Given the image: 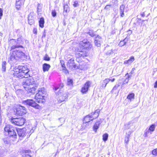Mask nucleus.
Instances as JSON below:
<instances>
[{"mask_svg": "<svg viewBox=\"0 0 157 157\" xmlns=\"http://www.w3.org/2000/svg\"><path fill=\"white\" fill-rule=\"evenodd\" d=\"M134 93H130L127 96V98L131 100L132 99H134Z\"/></svg>", "mask_w": 157, "mask_h": 157, "instance_id": "nucleus-31", "label": "nucleus"}, {"mask_svg": "<svg viewBox=\"0 0 157 157\" xmlns=\"http://www.w3.org/2000/svg\"><path fill=\"white\" fill-rule=\"evenodd\" d=\"M110 5H107L105 7V9L106 10H109V9Z\"/></svg>", "mask_w": 157, "mask_h": 157, "instance_id": "nucleus-51", "label": "nucleus"}, {"mask_svg": "<svg viewBox=\"0 0 157 157\" xmlns=\"http://www.w3.org/2000/svg\"><path fill=\"white\" fill-rule=\"evenodd\" d=\"M26 120L23 117L19 118H12L11 122L14 125L21 126L23 125L25 123Z\"/></svg>", "mask_w": 157, "mask_h": 157, "instance_id": "nucleus-6", "label": "nucleus"}, {"mask_svg": "<svg viewBox=\"0 0 157 157\" xmlns=\"http://www.w3.org/2000/svg\"><path fill=\"white\" fill-rule=\"evenodd\" d=\"M6 61L2 62V70L4 71H6Z\"/></svg>", "mask_w": 157, "mask_h": 157, "instance_id": "nucleus-32", "label": "nucleus"}, {"mask_svg": "<svg viewBox=\"0 0 157 157\" xmlns=\"http://www.w3.org/2000/svg\"><path fill=\"white\" fill-rule=\"evenodd\" d=\"M59 88L58 87H54V90H57Z\"/></svg>", "mask_w": 157, "mask_h": 157, "instance_id": "nucleus-59", "label": "nucleus"}, {"mask_svg": "<svg viewBox=\"0 0 157 157\" xmlns=\"http://www.w3.org/2000/svg\"><path fill=\"white\" fill-rule=\"evenodd\" d=\"M43 71L45 72L48 70L50 67V66L48 64L45 63L43 64Z\"/></svg>", "mask_w": 157, "mask_h": 157, "instance_id": "nucleus-20", "label": "nucleus"}, {"mask_svg": "<svg viewBox=\"0 0 157 157\" xmlns=\"http://www.w3.org/2000/svg\"><path fill=\"white\" fill-rule=\"evenodd\" d=\"M46 92L45 89L44 88H39L37 93L44 95L45 94Z\"/></svg>", "mask_w": 157, "mask_h": 157, "instance_id": "nucleus-26", "label": "nucleus"}, {"mask_svg": "<svg viewBox=\"0 0 157 157\" xmlns=\"http://www.w3.org/2000/svg\"><path fill=\"white\" fill-rule=\"evenodd\" d=\"M36 86L34 85H31L28 89H26L25 90H27L29 93L34 94L35 92L36 89Z\"/></svg>", "mask_w": 157, "mask_h": 157, "instance_id": "nucleus-16", "label": "nucleus"}, {"mask_svg": "<svg viewBox=\"0 0 157 157\" xmlns=\"http://www.w3.org/2000/svg\"><path fill=\"white\" fill-rule=\"evenodd\" d=\"M95 41H98L99 42H102V39L98 35L95 38Z\"/></svg>", "mask_w": 157, "mask_h": 157, "instance_id": "nucleus-37", "label": "nucleus"}, {"mask_svg": "<svg viewBox=\"0 0 157 157\" xmlns=\"http://www.w3.org/2000/svg\"><path fill=\"white\" fill-rule=\"evenodd\" d=\"M18 134L20 139H21L25 137L26 134V129L25 128L20 129L17 130Z\"/></svg>", "mask_w": 157, "mask_h": 157, "instance_id": "nucleus-15", "label": "nucleus"}, {"mask_svg": "<svg viewBox=\"0 0 157 157\" xmlns=\"http://www.w3.org/2000/svg\"><path fill=\"white\" fill-rule=\"evenodd\" d=\"M5 131L8 132L10 136L14 137L16 138L17 134L16 131V129L13 127L12 126L10 125H7L4 128Z\"/></svg>", "mask_w": 157, "mask_h": 157, "instance_id": "nucleus-4", "label": "nucleus"}, {"mask_svg": "<svg viewBox=\"0 0 157 157\" xmlns=\"http://www.w3.org/2000/svg\"><path fill=\"white\" fill-rule=\"evenodd\" d=\"M90 84L91 82L90 81H87L86 82L81 90V92L82 94H85L88 91V88L90 86Z\"/></svg>", "mask_w": 157, "mask_h": 157, "instance_id": "nucleus-13", "label": "nucleus"}, {"mask_svg": "<svg viewBox=\"0 0 157 157\" xmlns=\"http://www.w3.org/2000/svg\"><path fill=\"white\" fill-rule=\"evenodd\" d=\"M128 73H127L126 75H128Z\"/></svg>", "mask_w": 157, "mask_h": 157, "instance_id": "nucleus-63", "label": "nucleus"}, {"mask_svg": "<svg viewBox=\"0 0 157 157\" xmlns=\"http://www.w3.org/2000/svg\"><path fill=\"white\" fill-rule=\"evenodd\" d=\"M116 21V20L115 19L114 20V23H115Z\"/></svg>", "mask_w": 157, "mask_h": 157, "instance_id": "nucleus-62", "label": "nucleus"}, {"mask_svg": "<svg viewBox=\"0 0 157 157\" xmlns=\"http://www.w3.org/2000/svg\"><path fill=\"white\" fill-rule=\"evenodd\" d=\"M109 81H111L112 82H114L115 80V78H109Z\"/></svg>", "mask_w": 157, "mask_h": 157, "instance_id": "nucleus-54", "label": "nucleus"}, {"mask_svg": "<svg viewBox=\"0 0 157 157\" xmlns=\"http://www.w3.org/2000/svg\"><path fill=\"white\" fill-rule=\"evenodd\" d=\"M141 15L142 17H144L145 16V15L144 12L142 13L141 14Z\"/></svg>", "mask_w": 157, "mask_h": 157, "instance_id": "nucleus-56", "label": "nucleus"}, {"mask_svg": "<svg viewBox=\"0 0 157 157\" xmlns=\"http://www.w3.org/2000/svg\"><path fill=\"white\" fill-rule=\"evenodd\" d=\"M131 77V75H129L127 78H126L122 82L121 86V88L122 89L123 87V85L126 84L128 83V81H129V78H130Z\"/></svg>", "mask_w": 157, "mask_h": 157, "instance_id": "nucleus-28", "label": "nucleus"}, {"mask_svg": "<svg viewBox=\"0 0 157 157\" xmlns=\"http://www.w3.org/2000/svg\"><path fill=\"white\" fill-rule=\"evenodd\" d=\"M33 32L34 33L36 34L37 33V30L36 28H34L33 30Z\"/></svg>", "mask_w": 157, "mask_h": 157, "instance_id": "nucleus-53", "label": "nucleus"}, {"mask_svg": "<svg viewBox=\"0 0 157 157\" xmlns=\"http://www.w3.org/2000/svg\"><path fill=\"white\" fill-rule=\"evenodd\" d=\"M109 78H106L103 81L101 86L103 88H105L107 84L109 82Z\"/></svg>", "mask_w": 157, "mask_h": 157, "instance_id": "nucleus-23", "label": "nucleus"}, {"mask_svg": "<svg viewBox=\"0 0 157 157\" xmlns=\"http://www.w3.org/2000/svg\"><path fill=\"white\" fill-rule=\"evenodd\" d=\"M60 86L62 88L63 87V84H60Z\"/></svg>", "mask_w": 157, "mask_h": 157, "instance_id": "nucleus-61", "label": "nucleus"}, {"mask_svg": "<svg viewBox=\"0 0 157 157\" xmlns=\"http://www.w3.org/2000/svg\"><path fill=\"white\" fill-rule=\"evenodd\" d=\"M67 66L71 70L75 69L76 67V66L73 59H71L68 60Z\"/></svg>", "mask_w": 157, "mask_h": 157, "instance_id": "nucleus-14", "label": "nucleus"}, {"mask_svg": "<svg viewBox=\"0 0 157 157\" xmlns=\"http://www.w3.org/2000/svg\"><path fill=\"white\" fill-rule=\"evenodd\" d=\"M13 74L14 75L16 76L19 78H23V76H21V75L20 74L21 71V69L20 68V66H18L17 67H15L13 69Z\"/></svg>", "mask_w": 157, "mask_h": 157, "instance_id": "nucleus-12", "label": "nucleus"}, {"mask_svg": "<svg viewBox=\"0 0 157 157\" xmlns=\"http://www.w3.org/2000/svg\"><path fill=\"white\" fill-rule=\"evenodd\" d=\"M24 55V53L21 51L15 50L10 53V59L13 61L18 60Z\"/></svg>", "mask_w": 157, "mask_h": 157, "instance_id": "nucleus-3", "label": "nucleus"}, {"mask_svg": "<svg viewBox=\"0 0 157 157\" xmlns=\"http://www.w3.org/2000/svg\"><path fill=\"white\" fill-rule=\"evenodd\" d=\"M101 123V122L99 121H97L95 123L93 127V129L95 132H96L99 126Z\"/></svg>", "mask_w": 157, "mask_h": 157, "instance_id": "nucleus-24", "label": "nucleus"}, {"mask_svg": "<svg viewBox=\"0 0 157 157\" xmlns=\"http://www.w3.org/2000/svg\"><path fill=\"white\" fill-rule=\"evenodd\" d=\"M57 100L59 103H61L65 101L67 98V94L65 92H61L59 91L58 93Z\"/></svg>", "mask_w": 157, "mask_h": 157, "instance_id": "nucleus-8", "label": "nucleus"}, {"mask_svg": "<svg viewBox=\"0 0 157 157\" xmlns=\"http://www.w3.org/2000/svg\"><path fill=\"white\" fill-rule=\"evenodd\" d=\"M93 120H94V118H92V117L89 115L85 116L83 120V124L82 126V128H81V129L83 130L86 127L85 124L90 122V121H92Z\"/></svg>", "mask_w": 157, "mask_h": 157, "instance_id": "nucleus-10", "label": "nucleus"}, {"mask_svg": "<svg viewBox=\"0 0 157 157\" xmlns=\"http://www.w3.org/2000/svg\"><path fill=\"white\" fill-rule=\"evenodd\" d=\"M135 60L133 56H131L128 60H125L124 62V64H131Z\"/></svg>", "mask_w": 157, "mask_h": 157, "instance_id": "nucleus-22", "label": "nucleus"}, {"mask_svg": "<svg viewBox=\"0 0 157 157\" xmlns=\"http://www.w3.org/2000/svg\"><path fill=\"white\" fill-rule=\"evenodd\" d=\"M41 6H40V4H38L37 6V12H40L41 10Z\"/></svg>", "mask_w": 157, "mask_h": 157, "instance_id": "nucleus-47", "label": "nucleus"}, {"mask_svg": "<svg viewBox=\"0 0 157 157\" xmlns=\"http://www.w3.org/2000/svg\"><path fill=\"white\" fill-rule=\"evenodd\" d=\"M3 10L0 8V19H1L3 15Z\"/></svg>", "mask_w": 157, "mask_h": 157, "instance_id": "nucleus-48", "label": "nucleus"}, {"mask_svg": "<svg viewBox=\"0 0 157 157\" xmlns=\"http://www.w3.org/2000/svg\"><path fill=\"white\" fill-rule=\"evenodd\" d=\"M102 42H99L98 41H95V40L94 41V43L95 45L98 47H100L101 46V44Z\"/></svg>", "mask_w": 157, "mask_h": 157, "instance_id": "nucleus-39", "label": "nucleus"}, {"mask_svg": "<svg viewBox=\"0 0 157 157\" xmlns=\"http://www.w3.org/2000/svg\"><path fill=\"white\" fill-rule=\"evenodd\" d=\"M44 60L47 61H49L50 60V58L47 55H46L44 57Z\"/></svg>", "mask_w": 157, "mask_h": 157, "instance_id": "nucleus-43", "label": "nucleus"}, {"mask_svg": "<svg viewBox=\"0 0 157 157\" xmlns=\"http://www.w3.org/2000/svg\"><path fill=\"white\" fill-rule=\"evenodd\" d=\"M62 67L63 68V69L64 70H65V73H68V71L66 69V68L65 67V65L64 64L62 65Z\"/></svg>", "mask_w": 157, "mask_h": 157, "instance_id": "nucleus-46", "label": "nucleus"}, {"mask_svg": "<svg viewBox=\"0 0 157 157\" xmlns=\"http://www.w3.org/2000/svg\"><path fill=\"white\" fill-rule=\"evenodd\" d=\"M127 42V40L126 38L122 40H121L119 44L118 45L120 47H122L125 45Z\"/></svg>", "mask_w": 157, "mask_h": 157, "instance_id": "nucleus-27", "label": "nucleus"}, {"mask_svg": "<svg viewBox=\"0 0 157 157\" xmlns=\"http://www.w3.org/2000/svg\"><path fill=\"white\" fill-rule=\"evenodd\" d=\"M113 53V51L112 50H110L108 51L106 53L107 55H109Z\"/></svg>", "mask_w": 157, "mask_h": 157, "instance_id": "nucleus-50", "label": "nucleus"}, {"mask_svg": "<svg viewBox=\"0 0 157 157\" xmlns=\"http://www.w3.org/2000/svg\"><path fill=\"white\" fill-rule=\"evenodd\" d=\"M52 14L53 17H55L56 15V12L55 10H52Z\"/></svg>", "mask_w": 157, "mask_h": 157, "instance_id": "nucleus-44", "label": "nucleus"}, {"mask_svg": "<svg viewBox=\"0 0 157 157\" xmlns=\"http://www.w3.org/2000/svg\"><path fill=\"white\" fill-rule=\"evenodd\" d=\"M44 18H40V20L39 21V26L40 27L43 28L44 26Z\"/></svg>", "mask_w": 157, "mask_h": 157, "instance_id": "nucleus-25", "label": "nucleus"}, {"mask_svg": "<svg viewBox=\"0 0 157 157\" xmlns=\"http://www.w3.org/2000/svg\"><path fill=\"white\" fill-rule=\"evenodd\" d=\"M78 2L77 1H75L74 2V3L73 4V6L75 7H76L78 6Z\"/></svg>", "mask_w": 157, "mask_h": 157, "instance_id": "nucleus-49", "label": "nucleus"}, {"mask_svg": "<svg viewBox=\"0 0 157 157\" xmlns=\"http://www.w3.org/2000/svg\"><path fill=\"white\" fill-rule=\"evenodd\" d=\"M68 6L67 5H64L63 6L64 11L67 12L68 9Z\"/></svg>", "mask_w": 157, "mask_h": 157, "instance_id": "nucleus-41", "label": "nucleus"}, {"mask_svg": "<svg viewBox=\"0 0 157 157\" xmlns=\"http://www.w3.org/2000/svg\"><path fill=\"white\" fill-rule=\"evenodd\" d=\"M100 110L99 109H96L94 113H91V115H90L94 118V119H95L97 118L99 115V113L100 112Z\"/></svg>", "mask_w": 157, "mask_h": 157, "instance_id": "nucleus-18", "label": "nucleus"}, {"mask_svg": "<svg viewBox=\"0 0 157 157\" xmlns=\"http://www.w3.org/2000/svg\"><path fill=\"white\" fill-rule=\"evenodd\" d=\"M151 134V131L149 129H147L146 130L144 134V136L145 137L148 136L149 135Z\"/></svg>", "mask_w": 157, "mask_h": 157, "instance_id": "nucleus-29", "label": "nucleus"}, {"mask_svg": "<svg viewBox=\"0 0 157 157\" xmlns=\"http://www.w3.org/2000/svg\"><path fill=\"white\" fill-rule=\"evenodd\" d=\"M132 132V131H129L127 133H126V135L125 137L129 139L130 135Z\"/></svg>", "mask_w": 157, "mask_h": 157, "instance_id": "nucleus-40", "label": "nucleus"}, {"mask_svg": "<svg viewBox=\"0 0 157 157\" xmlns=\"http://www.w3.org/2000/svg\"><path fill=\"white\" fill-rule=\"evenodd\" d=\"M0 157H3V155L0 152Z\"/></svg>", "mask_w": 157, "mask_h": 157, "instance_id": "nucleus-60", "label": "nucleus"}, {"mask_svg": "<svg viewBox=\"0 0 157 157\" xmlns=\"http://www.w3.org/2000/svg\"><path fill=\"white\" fill-rule=\"evenodd\" d=\"M144 20H143L142 21V22H144Z\"/></svg>", "mask_w": 157, "mask_h": 157, "instance_id": "nucleus-64", "label": "nucleus"}, {"mask_svg": "<svg viewBox=\"0 0 157 157\" xmlns=\"http://www.w3.org/2000/svg\"><path fill=\"white\" fill-rule=\"evenodd\" d=\"M122 81L121 80H119L118 81V83L116 84L113 87L111 90L112 92H113V90H117L118 88L121 85Z\"/></svg>", "mask_w": 157, "mask_h": 157, "instance_id": "nucleus-21", "label": "nucleus"}, {"mask_svg": "<svg viewBox=\"0 0 157 157\" xmlns=\"http://www.w3.org/2000/svg\"><path fill=\"white\" fill-rule=\"evenodd\" d=\"M44 95L37 93L35 97V101H34L32 99H28L24 101V103L27 105L32 106L36 109H39L40 108V106L37 104L35 102L39 103L44 102Z\"/></svg>", "mask_w": 157, "mask_h": 157, "instance_id": "nucleus-2", "label": "nucleus"}, {"mask_svg": "<svg viewBox=\"0 0 157 157\" xmlns=\"http://www.w3.org/2000/svg\"><path fill=\"white\" fill-rule=\"evenodd\" d=\"M25 157H31V156L30 155L26 154L25 155Z\"/></svg>", "mask_w": 157, "mask_h": 157, "instance_id": "nucleus-57", "label": "nucleus"}, {"mask_svg": "<svg viewBox=\"0 0 157 157\" xmlns=\"http://www.w3.org/2000/svg\"><path fill=\"white\" fill-rule=\"evenodd\" d=\"M135 70V68H133L132 69V70L131 71V74H132L134 73V71Z\"/></svg>", "mask_w": 157, "mask_h": 157, "instance_id": "nucleus-55", "label": "nucleus"}, {"mask_svg": "<svg viewBox=\"0 0 157 157\" xmlns=\"http://www.w3.org/2000/svg\"><path fill=\"white\" fill-rule=\"evenodd\" d=\"M34 14L33 13H30L28 17V20L34 19Z\"/></svg>", "mask_w": 157, "mask_h": 157, "instance_id": "nucleus-34", "label": "nucleus"}, {"mask_svg": "<svg viewBox=\"0 0 157 157\" xmlns=\"http://www.w3.org/2000/svg\"><path fill=\"white\" fill-rule=\"evenodd\" d=\"M72 80L71 79H69V78H68L67 80V85L69 86H72Z\"/></svg>", "mask_w": 157, "mask_h": 157, "instance_id": "nucleus-35", "label": "nucleus"}, {"mask_svg": "<svg viewBox=\"0 0 157 157\" xmlns=\"http://www.w3.org/2000/svg\"><path fill=\"white\" fill-rule=\"evenodd\" d=\"M25 78L23 79L22 83V85L25 90L28 89L30 86L31 85H33L34 84V81L33 79L30 77L27 78L25 76Z\"/></svg>", "mask_w": 157, "mask_h": 157, "instance_id": "nucleus-5", "label": "nucleus"}, {"mask_svg": "<svg viewBox=\"0 0 157 157\" xmlns=\"http://www.w3.org/2000/svg\"><path fill=\"white\" fill-rule=\"evenodd\" d=\"M155 128V126L154 124H152L151 125L149 128H148L151 132H152L154 131Z\"/></svg>", "mask_w": 157, "mask_h": 157, "instance_id": "nucleus-38", "label": "nucleus"}, {"mask_svg": "<svg viewBox=\"0 0 157 157\" xmlns=\"http://www.w3.org/2000/svg\"><path fill=\"white\" fill-rule=\"evenodd\" d=\"M26 113L25 108L20 105L17 106L16 108V114L19 116H22Z\"/></svg>", "mask_w": 157, "mask_h": 157, "instance_id": "nucleus-9", "label": "nucleus"}, {"mask_svg": "<svg viewBox=\"0 0 157 157\" xmlns=\"http://www.w3.org/2000/svg\"><path fill=\"white\" fill-rule=\"evenodd\" d=\"M89 35L92 37H94L95 36V34L94 32L93 31L91 30H90L89 32L88 33Z\"/></svg>", "mask_w": 157, "mask_h": 157, "instance_id": "nucleus-36", "label": "nucleus"}, {"mask_svg": "<svg viewBox=\"0 0 157 157\" xmlns=\"http://www.w3.org/2000/svg\"><path fill=\"white\" fill-rule=\"evenodd\" d=\"M102 137L103 140L104 141H106L108 139V134L106 133H105L103 135Z\"/></svg>", "mask_w": 157, "mask_h": 157, "instance_id": "nucleus-33", "label": "nucleus"}, {"mask_svg": "<svg viewBox=\"0 0 157 157\" xmlns=\"http://www.w3.org/2000/svg\"><path fill=\"white\" fill-rule=\"evenodd\" d=\"M25 0H16V8L17 9L20 8L21 6L24 4Z\"/></svg>", "mask_w": 157, "mask_h": 157, "instance_id": "nucleus-17", "label": "nucleus"}, {"mask_svg": "<svg viewBox=\"0 0 157 157\" xmlns=\"http://www.w3.org/2000/svg\"><path fill=\"white\" fill-rule=\"evenodd\" d=\"M86 35L82 34L79 40V58L87 56V52L93 50V47L91 42L85 38Z\"/></svg>", "mask_w": 157, "mask_h": 157, "instance_id": "nucleus-1", "label": "nucleus"}, {"mask_svg": "<svg viewBox=\"0 0 157 157\" xmlns=\"http://www.w3.org/2000/svg\"><path fill=\"white\" fill-rule=\"evenodd\" d=\"M4 143L5 144H7L8 143V141L6 140H4Z\"/></svg>", "mask_w": 157, "mask_h": 157, "instance_id": "nucleus-58", "label": "nucleus"}, {"mask_svg": "<svg viewBox=\"0 0 157 157\" xmlns=\"http://www.w3.org/2000/svg\"><path fill=\"white\" fill-rule=\"evenodd\" d=\"M152 154L155 156H157V148L155 149L152 151Z\"/></svg>", "mask_w": 157, "mask_h": 157, "instance_id": "nucleus-42", "label": "nucleus"}, {"mask_svg": "<svg viewBox=\"0 0 157 157\" xmlns=\"http://www.w3.org/2000/svg\"><path fill=\"white\" fill-rule=\"evenodd\" d=\"M20 39L18 38L17 41L14 39H10L9 41V46L11 47V49H14L15 48L18 47H22V46L18 44L20 43Z\"/></svg>", "mask_w": 157, "mask_h": 157, "instance_id": "nucleus-7", "label": "nucleus"}, {"mask_svg": "<svg viewBox=\"0 0 157 157\" xmlns=\"http://www.w3.org/2000/svg\"><path fill=\"white\" fill-rule=\"evenodd\" d=\"M87 69V66L85 63H84L83 65H80L79 66V69L82 70H85Z\"/></svg>", "mask_w": 157, "mask_h": 157, "instance_id": "nucleus-30", "label": "nucleus"}, {"mask_svg": "<svg viewBox=\"0 0 157 157\" xmlns=\"http://www.w3.org/2000/svg\"><path fill=\"white\" fill-rule=\"evenodd\" d=\"M125 8V6L123 5H121L119 9V13L121 17H123L124 16V11Z\"/></svg>", "mask_w": 157, "mask_h": 157, "instance_id": "nucleus-19", "label": "nucleus"}, {"mask_svg": "<svg viewBox=\"0 0 157 157\" xmlns=\"http://www.w3.org/2000/svg\"><path fill=\"white\" fill-rule=\"evenodd\" d=\"M20 68L21 69V72L20 73V75L21 76H23V78L25 77L26 75H28L27 74L28 73L29 71L26 66H20Z\"/></svg>", "mask_w": 157, "mask_h": 157, "instance_id": "nucleus-11", "label": "nucleus"}, {"mask_svg": "<svg viewBox=\"0 0 157 157\" xmlns=\"http://www.w3.org/2000/svg\"><path fill=\"white\" fill-rule=\"evenodd\" d=\"M28 22L29 24L32 25L34 23V19L28 20Z\"/></svg>", "mask_w": 157, "mask_h": 157, "instance_id": "nucleus-45", "label": "nucleus"}, {"mask_svg": "<svg viewBox=\"0 0 157 157\" xmlns=\"http://www.w3.org/2000/svg\"><path fill=\"white\" fill-rule=\"evenodd\" d=\"M124 141L126 144H128L129 141V139L125 137Z\"/></svg>", "mask_w": 157, "mask_h": 157, "instance_id": "nucleus-52", "label": "nucleus"}]
</instances>
